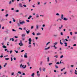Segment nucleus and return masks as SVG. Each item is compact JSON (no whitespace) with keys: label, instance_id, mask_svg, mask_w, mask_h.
Listing matches in <instances>:
<instances>
[{"label":"nucleus","instance_id":"nucleus-54","mask_svg":"<svg viewBox=\"0 0 77 77\" xmlns=\"http://www.w3.org/2000/svg\"><path fill=\"white\" fill-rule=\"evenodd\" d=\"M17 25L18 26H20V24L19 23H17Z\"/></svg>","mask_w":77,"mask_h":77},{"label":"nucleus","instance_id":"nucleus-56","mask_svg":"<svg viewBox=\"0 0 77 77\" xmlns=\"http://www.w3.org/2000/svg\"><path fill=\"white\" fill-rule=\"evenodd\" d=\"M0 57H1V58H2V57H3V55H1V56L0 55Z\"/></svg>","mask_w":77,"mask_h":77},{"label":"nucleus","instance_id":"nucleus-48","mask_svg":"<svg viewBox=\"0 0 77 77\" xmlns=\"http://www.w3.org/2000/svg\"><path fill=\"white\" fill-rule=\"evenodd\" d=\"M23 51H24V50H22V51H21V52L22 53V52H23Z\"/></svg>","mask_w":77,"mask_h":77},{"label":"nucleus","instance_id":"nucleus-58","mask_svg":"<svg viewBox=\"0 0 77 77\" xmlns=\"http://www.w3.org/2000/svg\"><path fill=\"white\" fill-rule=\"evenodd\" d=\"M60 34L61 35H63V33L62 32H61L60 33Z\"/></svg>","mask_w":77,"mask_h":77},{"label":"nucleus","instance_id":"nucleus-40","mask_svg":"<svg viewBox=\"0 0 77 77\" xmlns=\"http://www.w3.org/2000/svg\"><path fill=\"white\" fill-rule=\"evenodd\" d=\"M32 47V46H31V45H29V46H28V47H29V48H30V47Z\"/></svg>","mask_w":77,"mask_h":77},{"label":"nucleus","instance_id":"nucleus-47","mask_svg":"<svg viewBox=\"0 0 77 77\" xmlns=\"http://www.w3.org/2000/svg\"><path fill=\"white\" fill-rule=\"evenodd\" d=\"M8 15H9V14H7L6 15L5 17H8Z\"/></svg>","mask_w":77,"mask_h":77},{"label":"nucleus","instance_id":"nucleus-29","mask_svg":"<svg viewBox=\"0 0 77 77\" xmlns=\"http://www.w3.org/2000/svg\"><path fill=\"white\" fill-rule=\"evenodd\" d=\"M60 42L61 45H63V43H62V42L61 41H60Z\"/></svg>","mask_w":77,"mask_h":77},{"label":"nucleus","instance_id":"nucleus-38","mask_svg":"<svg viewBox=\"0 0 77 77\" xmlns=\"http://www.w3.org/2000/svg\"><path fill=\"white\" fill-rule=\"evenodd\" d=\"M60 63L59 62H57V63H56V64L57 65H59V64H60Z\"/></svg>","mask_w":77,"mask_h":77},{"label":"nucleus","instance_id":"nucleus-1","mask_svg":"<svg viewBox=\"0 0 77 77\" xmlns=\"http://www.w3.org/2000/svg\"><path fill=\"white\" fill-rule=\"evenodd\" d=\"M24 65H23V64H21L20 66V68H23V69H24L26 68V65H25V66Z\"/></svg>","mask_w":77,"mask_h":77},{"label":"nucleus","instance_id":"nucleus-62","mask_svg":"<svg viewBox=\"0 0 77 77\" xmlns=\"http://www.w3.org/2000/svg\"><path fill=\"white\" fill-rule=\"evenodd\" d=\"M70 71L71 74H72V70H70Z\"/></svg>","mask_w":77,"mask_h":77},{"label":"nucleus","instance_id":"nucleus-57","mask_svg":"<svg viewBox=\"0 0 77 77\" xmlns=\"http://www.w3.org/2000/svg\"><path fill=\"white\" fill-rule=\"evenodd\" d=\"M71 67H72V68H73V67H74V65H71Z\"/></svg>","mask_w":77,"mask_h":77},{"label":"nucleus","instance_id":"nucleus-24","mask_svg":"<svg viewBox=\"0 0 77 77\" xmlns=\"http://www.w3.org/2000/svg\"><path fill=\"white\" fill-rule=\"evenodd\" d=\"M41 35V33H37V35Z\"/></svg>","mask_w":77,"mask_h":77},{"label":"nucleus","instance_id":"nucleus-41","mask_svg":"<svg viewBox=\"0 0 77 77\" xmlns=\"http://www.w3.org/2000/svg\"><path fill=\"white\" fill-rule=\"evenodd\" d=\"M23 6L24 7H27V6H26V5H23Z\"/></svg>","mask_w":77,"mask_h":77},{"label":"nucleus","instance_id":"nucleus-33","mask_svg":"<svg viewBox=\"0 0 77 77\" xmlns=\"http://www.w3.org/2000/svg\"><path fill=\"white\" fill-rule=\"evenodd\" d=\"M15 12H19V10H17L15 11Z\"/></svg>","mask_w":77,"mask_h":77},{"label":"nucleus","instance_id":"nucleus-8","mask_svg":"<svg viewBox=\"0 0 77 77\" xmlns=\"http://www.w3.org/2000/svg\"><path fill=\"white\" fill-rule=\"evenodd\" d=\"M19 45L20 46H23V43H19Z\"/></svg>","mask_w":77,"mask_h":77},{"label":"nucleus","instance_id":"nucleus-28","mask_svg":"<svg viewBox=\"0 0 77 77\" xmlns=\"http://www.w3.org/2000/svg\"><path fill=\"white\" fill-rule=\"evenodd\" d=\"M34 26H31V29H33Z\"/></svg>","mask_w":77,"mask_h":77},{"label":"nucleus","instance_id":"nucleus-51","mask_svg":"<svg viewBox=\"0 0 77 77\" xmlns=\"http://www.w3.org/2000/svg\"><path fill=\"white\" fill-rule=\"evenodd\" d=\"M45 24H43L42 25V27H45Z\"/></svg>","mask_w":77,"mask_h":77},{"label":"nucleus","instance_id":"nucleus-34","mask_svg":"<svg viewBox=\"0 0 77 77\" xmlns=\"http://www.w3.org/2000/svg\"><path fill=\"white\" fill-rule=\"evenodd\" d=\"M73 39L74 40H75V37L74 36L73 37Z\"/></svg>","mask_w":77,"mask_h":77},{"label":"nucleus","instance_id":"nucleus-21","mask_svg":"<svg viewBox=\"0 0 77 77\" xmlns=\"http://www.w3.org/2000/svg\"><path fill=\"white\" fill-rule=\"evenodd\" d=\"M7 65V63H5V64L4 65V67H6V66Z\"/></svg>","mask_w":77,"mask_h":77},{"label":"nucleus","instance_id":"nucleus-63","mask_svg":"<svg viewBox=\"0 0 77 77\" xmlns=\"http://www.w3.org/2000/svg\"><path fill=\"white\" fill-rule=\"evenodd\" d=\"M2 45H4V43H2Z\"/></svg>","mask_w":77,"mask_h":77},{"label":"nucleus","instance_id":"nucleus-44","mask_svg":"<svg viewBox=\"0 0 77 77\" xmlns=\"http://www.w3.org/2000/svg\"><path fill=\"white\" fill-rule=\"evenodd\" d=\"M26 21H27V22H28V23H29V22H30V21L29 20H26Z\"/></svg>","mask_w":77,"mask_h":77},{"label":"nucleus","instance_id":"nucleus-13","mask_svg":"<svg viewBox=\"0 0 77 77\" xmlns=\"http://www.w3.org/2000/svg\"><path fill=\"white\" fill-rule=\"evenodd\" d=\"M47 62H49V61H50V57H48L47 58Z\"/></svg>","mask_w":77,"mask_h":77},{"label":"nucleus","instance_id":"nucleus-4","mask_svg":"<svg viewBox=\"0 0 77 77\" xmlns=\"http://www.w3.org/2000/svg\"><path fill=\"white\" fill-rule=\"evenodd\" d=\"M24 57L25 58H27V53H25L24 55Z\"/></svg>","mask_w":77,"mask_h":77},{"label":"nucleus","instance_id":"nucleus-16","mask_svg":"<svg viewBox=\"0 0 77 77\" xmlns=\"http://www.w3.org/2000/svg\"><path fill=\"white\" fill-rule=\"evenodd\" d=\"M45 69H46V68H45L42 69V70L44 72H45Z\"/></svg>","mask_w":77,"mask_h":77},{"label":"nucleus","instance_id":"nucleus-11","mask_svg":"<svg viewBox=\"0 0 77 77\" xmlns=\"http://www.w3.org/2000/svg\"><path fill=\"white\" fill-rule=\"evenodd\" d=\"M63 20H64V21H66V20H68V18L64 17L63 18Z\"/></svg>","mask_w":77,"mask_h":77},{"label":"nucleus","instance_id":"nucleus-53","mask_svg":"<svg viewBox=\"0 0 77 77\" xmlns=\"http://www.w3.org/2000/svg\"><path fill=\"white\" fill-rule=\"evenodd\" d=\"M11 1H10L9 2V5H10L11 4Z\"/></svg>","mask_w":77,"mask_h":77},{"label":"nucleus","instance_id":"nucleus-35","mask_svg":"<svg viewBox=\"0 0 77 77\" xmlns=\"http://www.w3.org/2000/svg\"><path fill=\"white\" fill-rule=\"evenodd\" d=\"M55 67H56V68H57H57H58V66H55Z\"/></svg>","mask_w":77,"mask_h":77},{"label":"nucleus","instance_id":"nucleus-39","mask_svg":"<svg viewBox=\"0 0 77 77\" xmlns=\"http://www.w3.org/2000/svg\"><path fill=\"white\" fill-rule=\"evenodd\" d=\"M57 42H56L55 43H54V45H57Z\"/></svg>","mask_w":77,"mask_h":77},{"label":"nucleus","instance_id":"nucleus-22","mask_svg":"<svg viewBox=\"0 0 77 77\" xmlns=\"http://www.w3.org/2000/svg\"><path fill=\"white\" fill-rule=\"evenodd\" d=\"M22 41H24L25 40V38H24L23 37L22 38Z\"/></svg>","mask_w":77,"mask_h":77},{"label":"nucleus","instance_id":"nucleus-25","mask_svg":"<svg viewBox=\"0 0 77 77\" xmlns=\"http://www.w3.org/2000/svg\"><path fill=\"white\" fill-rule=\"evenodd\" d=\"M22 36L23 38V37H25V35L24 34H22Z\"/></svg>","mask_w":77,"mask_h":77},{"label":"nucleus","instance_id":"nucleus-10","mask_svg":"<svg viewBox=\"0 0 77 77\" xmlns=\"http://www.w3.org/2000/svg\"><path fill=\"white\" fill-rule=\"evenodd\" d=\"M61 19H63V14H61Z\"/></svg>","mask_w":77,"mask_h":77},{"label":"nucleus","instance_id":"nucleus-59","mask_svg":"<svg viewBox=\"0 0 77 77\" xmlns=\"http://www.w3.org/2000/svg\"><path fill=\"white\" fill-rule=\"evenodd\" d=\"M14 38H18V36H14Z\"/></svg>","mask_w":77,"mask_h":77},{"label":"nucleus","instance_id":"nucleus-5","mask_svg":"<svg viewBox=\"0 0 77 77\" xmlns=\"http://www.w3.org/2000/svg\"><path fill=\"white\" fill-rule=\"evenodd\" d=\"M9 41H14V38H11L10 39Z\"/></svg>","mask_w":77,"mask_h":77},{"label":"nucleus","instance_id":"nucleus-50","mask_svg":"<svg viewBox=\"0 0 77 77\" xmlns=\"http://www.w3.org/2000/svg\"><path fill=\"white\" fill-rule=\"evenodd\" d=\"M18 73L19 74H21V72L20 71L18 72Z\"/></svg>","mask_w":77,"mask_h":77},{"label":"nucleus","instance_id":"nucleus-20","mask_svg":"<svg viewBox=\"0 0 77 77\" xmlns=\"http://www.w3.org/2000/svg\"><path fill=\"white\" fill-rule=\"evenodd\" d=\"M54 57H56V58H57L58 57V56L57 55H56L54 56Z\"/></svg>","mask_w":77,"mask_h":77},{"label":"nucleus","instance_id":"nucleus-2","mask_svg":"<svg viewBox=\"0 0 77 77\" xmlns=\"http://www.w3.org/2000/svg\"><path fill=\"white\" fill-rule=\"evenodd\" d=\"M25 22L24 21H23L22 22H20V24H22V25H23V24H25Z\"/></svg>","mask_w":77,"mask_h":77},{"label":"nucleus","instance_id":"nucleus-42","mask_svg":"<svg viewBox=\"0 0 77 77\" xmlns=\"http://www.w3.org/2000/svg\"><path fill=\"white\" fill-rule=\"evenodd\" d=\"M32 34V35H34V36H35V32H33Z\"/></svg>","mask_w":77,"mask_h":77},{"label":"nucleus","instance_id":"nucleus-17","mask_svg":"<svg viewBox=\"0 0 77 77\" xmlns=\"http://www.w3.org/2000/svg\"><path fill=\"white\" fill-rule=\"evenodd\" d=\"M2 47L4 48H7L6 46L5 45H3Z\"/></svg>","mask_w":77,"mask_h":77},{"label":"nucleus","instance_id":"nucleus-19","mask_svg":"<svg viewBox=\"0 0 77 77\" xmlns=\"http://www.w3.org/2000/svg\"><path fill=\"white\" fill-rule=\"evenodd\" d=\"M29 42H32V38H29Z\"/></svg>","mask_w":77,"mask_h":77},{"label":"nucleus","instance_id":"nucleus-7","mask_svg":"<svg viewBox=\"0 0 77 77\" xmlns=\"http://www.w3.org/2000/svg\"><path fill=\"white\" fill-rule=\"evenodd\" d=\"M64 44L65 45V47H67L68 46V45H67V43H66V42L64 43Z\"/></svg>","mask_w":77,"mask_h":77},{"label":"nucleus","instance_id":"nucleus-46","mask_svg":"<svg viewBox=\"0 0 77 77\" xmlns=\"http://www.w3.org/2000/svg\"><path fill=\"white\" fill-rule=\"evenodd\" d=\"M10 54H11V53H12V51H10Z\"/></svg>","mask_w":77,"mask_h":77},{"label":"nucleus","instance_id":"nucleus-45","mask_svg":"<svg viewBox=\"0 0 77 77\" xmlns=\"http://www.w3.org/2000/svg\"><path fill=\"white\" fill-rule=\"evenodd\" d=\"M19 29L20 30H23V29H22V28H19Z\"/></svg>","mask_w":77,"mask_h":77},{"label":"nucleus","instance_id":"nucleus-15","mask_svg":"<svg viewBox=\"0 0 77 77\" xmlns=\"http://www.w3.org/2000/svg\"><path fill=\"white\" fill-rule=\"evenodd\" d=\"M26 32L27 34H29V32H30V30H29L28 31L26 30Z\"/></svg>","mask_w":77,"mask_h":77},{"label":"nucleus","instance_id":"nucleus-3","mask_svg":"<svg viewBox=\"0 0 77 77\" xmlns=\"http://www.w3.org/2000/svg\"><path fill=\"white\" fill-rule=\"evenodd\" d=\"M39 71H38L37 72V75L38 76V77H39L40 76V74L39 73Z\"/></svg>","mask_w":77,"mask_h":77},{"label":"nucleus","instance_id":"nucleus-27","mask_svg":"<svg viewBox=\"0 0 77 77\" xmlns=\"http://www.w3.org/2000/svg\"><path fill=\"white\" fill-rule=\"evenodd\" d=\"M39 69L40 71H41L42 70V69L41 68V67L40 68H39Z\"/></svg>","mask_w":77,"mask_h":77},{"label":"nucleus","instance_id":"nucleus-6","mask_svg":"<svg viewBox=\"0 0 77 77\" xmlns=\"http://www.w3.org/2000/svg\"><path fill=\"white\" fill-rule=\"evenodd\" d=\"M19 5L20 8H23V5H22V4L20 3L19 4Z\"/></svg>","mask_w":77,"mask_h":77},{"label":"nucleus","instance_id":"nucleus-55","mask_svg":"<svg viewBox=\"0 0 77 77\" xmlns=\"http://www.w3.org/2000/svg\"><path fill=\"white\" fill-rule=\"evenodd\" d=\"M13 60V59L12 57H11V61H12Z\"/></svg>","mask_w":77,"mask_h":77},{"label":"nucleus","instance_id":"nucleus-14","mask_svg":"<svg viewBox=\"0 0 77 77\" xmlns=\"http://www.w3.org/2000/svg\"><path fill=\"white\" fill-rule=\"evenodd\" d=\"M51 42H48V43H47L46 44V47H47V46L49 44H50V43Z\"/></svg>","mask_w":77,"mask_h":77},{"label":"nucleus","instance_id":"nucleus-60","mask_svg":"<svg viewBox=\"0 0 77 77\" xmlns=\"http://www.w3.org/2000/svg\"><path fill=\"white\" fill-rule=\"evenodd\" d=\"M14 72H12L11 74V75H14Z\"/></svg>","mask_w":77,"mask_h":77},{"label":"nucleus","instance_id":"nucleus-32","mask_svg":"<svg viewBox=\"0 0 77 77\" xmlns=\"http://www.w3.org/2000/svg\"><path fill=\"white\" fill-rule=\"evenodd\" d=\"M12 19H13L14 22H15V19H14V18H12Z\"/></svg>","mask_w":77,"mask_h":77},{"label":"nucleus","instance_id":"nucleus-49","mask_svg":"<svg viewBox=\"0 0 77 77\" xmlns=\"http://www.w3.org/2000/svg\"><path fill=\"white\" fill-rule=\"evenodd\" d=\"M36 18H38V17H39V16L38 15H37L36 16Z\"/></svg>","mask_w":77,"mask_h":77},{"label":"nucleus","instance_id":"nucleus-64","mask_svg":"<svg viewBox=\"0 0 77 77\" xmlns=\"http://www.w3.org/2000/svg\"><path fill=\"white\" fill-rule=\"evenodd\" d=\"M74 33L75 34H77V32H75Z\"/></svg>","mask_w":77,"mask_h":77},{"label":"nucleus","instance_id":"nucleus-36","mask_svg":"<svg viewBox=\"0 0 77 77\" xmlns=\"http://www.w3.org/2000/svg\"><path fill=\"white\" fill-rule=\"evenodd\" d=\"M57 36V35H54V36L55 37H56Z\"/></svg>","mask_w":77,"mask_h":77},{"label":"nucleus","instance_id":"nucleus-37","mask_svg":"<svg viewBox=\"0 0 77 77\" xmlns=\"http://www.w3.org/2000/svg\"><path fill=\"white\" fill-rule=\"evenodd\" d=\"M53 63H49V65L50 66V65H52Z\"/></svg>","mask_w":77,"mask_h":77},{"label":"nucleus","instance_id":"nucleus-12","mask_svg":"<svg viewBox=\"0 0 77 77\" xmlns=\"http://www.w3.org/2000/svg\"><path fill=\"white\" fill-rule=\"evenodd\" d=\"M34 75H35V73H33L31 75V76H32V77H34Z\"/></svg>","mask_w":77,"mask_h":77},{"label":"nucleus","instance_id":"nucleus-26","mask_svg":"<svg viewBox=\"0 0 77 77\" xmlns=\"http://www.w3.org/2000/svg\"><path fill=\"white\" fill-rule=\"evenodd\" d=\"M9 58H5V60H9Z\"/></svg>","mask_w":77,"mask_h":77},{"label":"nucleus","instance_id":"nucleus-61","mask_svg":"<svg viewBox=\"0 0 77 77\" xmlns=\"http://www.w3.org/2000/svg\"><path fill=\"white\" fill-rule=\"evenodd\" d=\"M76 45H76V44H75L73 45V46H76Z\"/></svg>","mask_w":77,"mask_h":77},{"label":"nucleus","instance_id":"nucleus-18","mask_svg":"<svg viewBox=\"0 0 77 77\" xmlns=\"http://www.w3.org/2000/svg\"><path fill=\"white\" fill-rule=\"evenodd\" d=\"M39 28V26H38V25H36V29H38V28Z\"/></svg>","mask_w":77,"mask_h":77},{"label":"nucleus","instance_id":"nucleus-9","mask_svg":"<svg viewBox=\"0 0 77 77\" xmlns=\"http://www.w3.org/2000/svg\"><path fill=\"white\" fill-rule=\"evenodd\" d=\"M50 48V47L49 46L48 48H45V50H48V49H49Z\"/></svg>","mask_w":77,"mask_h":77},{"label":"nucleus","instance_id":"nucleus-43","mask_svg":"<svg viewBox=\"0 0 77 77\" xmlns=\"http://www.w3.org/2000/svg\"><path fill=\"white\" fill-rule=\"evenodd\" d=\"M27 65H28V66H30V64H29V63L28 62L27 63Z\"/></svg>","mask_w":77,"mask_h":77},{"label":"nucleus","instance_id":"nucleus-30","mask_svg":"<svg viewBox=\"0 0 77 77\" xmlns=\"http://www.w3.org/2000/svg\"><path fill=\"white\" fill-rule=\"evenodd\" d=\"M63 55H61L60 57V58H63Z\"/></svg>","mask_w":77,"mask_h":77},{"label":"nucleus","instance_id":"nucleus-31","mask_svg":"<svg viewBox=\"0 0 77 77\" xmlns=\"http://www.w3.org/2000/svg\"><path fill=\"white\" fill-rule=\"evenodd\" d=\"M12 31H13V32H16V30H15L14 29H12Z\"/></svg>","mask_w":77,"mask_h":77},{"label":"nucleus","instance_id":"nucleus-23","mask_svg":"<svg viewBox=\"0 0 77 77\" xmlns=\"http://www.w3.org/2000/svg\"><path fill=\"white\" fill-rule=\"evenodd\" d=\"M14 51H15V53H18V51L14 50Z\"/></svg>","mask_w":77,"mask_h":77},{"label":"nucleus","instance_id":"nucleus-52","mask_svg":"<svg viewBox=\"0 0 77 77\" xmlns=\"http://www.w3.org/2000/svg\"><path fill=\"white\" fill-rule=\"evenodd\" d=\"M56 15L59 16V13H57L56 14Z\"/></svg>","mask_w":77,"mask_h":77}]
</instances>
